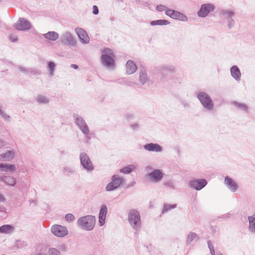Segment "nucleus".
<instances>
[{
  "label": "nucleus",
  "mask_w": 255,
  "mask_h": 255,
  "mask_svg": "<svg viewBox=\"0 0 255 255\" xmlns=\"http://www.w3.org/2000/svg\"><path fill=\"white\" fill-rule=\"evenodd\" d=\"M79 225L87 230H92L95 224V219L92 216H88L81 218L78 220Z\"/></svg>",
  "instance_id": "nucleus-1"
},
{
  "label": "nucleus",
  "mask_w": 255,
  "mask_h": 255,
  "mask_svg": "<svg viewBox=\"0 0 255 255\" xmlns=\"http://www.w3.org/2000/svg\"><path fill=\"white\" fill-rule=\"evenodd\" d=\"M128 221L131 226L134 229H138L141 225L140 217L138 212L131 210L128 214Z\"/></svg>",
  "instance_id": "nucleus-2"
},
{
  "label": "nucleus",
  "mask_w": 255,
  "mask_h": 255,
  "mask_svg": "<svg viewBox=\"0 0 255 255\" xmlns=\"http://www.w3.org/2000/svg\"><path fill=\"white\" fill-rule=\"evenodd\" d=\"M123 181V179L122 178L117 175H114L112 177V181L106 187L107 190L112 191L116 189L121 185Z\"/></svg>",
  "instance_id": "nucleus-3"
},
{
  "label": "nucleus",
  "mask_w": 255,
  "mask_h": 255,
  "mask_svg": "<svg viewBox=\"0 0 255 255\" xmlns=\"http://www.w3.org/2000/svg\"><path fill=\"white\" fill-rule=\"evenodd\" d=\"M198 98L205 108L209 109L212 108L213 106L212 101L207 94L203 92L199 93Z\"/></svg>",
  "instance_id": "nucleus-4"
},
{
  "label": "nucleus",
  "mask_w": 255,
  "mask_h": 255,
  "mask_svg": "<svg viewBox=\"0 0 255 255\" xmlns=\"http://www.w3.org/2000/svg\"><path fill=\"white\" fill-rule=\"evenodd\" d=\"M81 163L83 167L88 170H92L94 167L88 155L85 153H81L80 155Z\"/></svg>",
  "instance_id": "nucleus-5"
},
{
  "label": "nucleus",
  "mask_w": 255,
  "mask_h": 255,
  "mask_svg": "<svg viewBox=\"0 0 255 255\" xmlns=\"http://www.w3.org/2000/svg\"><path fill=\"white\" fill-rule=\"evenodd\" d=\"M18 30H25L31 28L30 22L24 18H20L14 25Z\"/></svg>",
  "instance_id": "nucleus-6"
},
{
  "label": "nucleus",
  "mask_w": 255,
  "mask_h": 255,
  "mask_svg": "<svg viewBox=\"0 0 255 255\" xmlns=\"http://www.w3.org/2000/svg\"><path fill=\"white\" fill-rule=\"evenodd\" d=\"M51 231L58 237H63L67 234V229L65 227L58 225L53 226Z\"/></svg>",
  "instance_id": "nucleus-7"
},
{
  "label": "nucleus",
  "mask_w": 255,
  "mask_h": 255,
  "mask_svg": "<svg viewBox=\"0 0 255 255\" xmlns=\"http://www.w3.org/2000/svg\"><path fill=\"white\" fill-rule=\"evenodd\" d=\"M214 8V5L211 4H204L202 5L200 10L198 12V15L201 17H205Z\"/></svg>",
  "instance_id": "nucleus-8"
},
{
  "label": "nucleus",
  "mask_w": 255,
  "mask_h": 255,
  "mask_svg": "<svg viewBox=\"0 0 255 255\" xmlns=\"http://www.w3.org/2000/svg\"><path fill=\"white\" fill-rule=\"evenodd\" d=\"M166 14L170 16L171 18L181 20H185L187 18L185 15L177 11L172 10H167L165 11Z\"/></svg>",
  "instance_id": "nucleus-9"
},
{
  "label": "nucleus",
  "mask_w": 255,
  "mask_h": 255,
  "mask_svg": "<svg viewBox=\"0 0 255 255\" xmlns=\"http://www.w3.org/2000/svg\"><path fill=\"white\" fill-rule=\"evenodd\" d=\"M77 34L81 41L85 43H87L90 41V38L87 32L82 28H77L76 29Z\"/></svg>",
  "instance_id": "nucleus-10"
},
{
  "label": "nucleus",
  "mask_w": 255,
  "mask_h": 255,
  "mask_svg": "<svg viewBox=\"0 0 255 255\" xmlns=\"http://www.w3.org/2000/svg\"><path fill=\"white\" fill-rule=\"evenodd\" d=\"M206 184L207 181L205 179L193 180L190 183L191 186L197 190L201 189Z\"/></svg>",
  "instance_id": "nucleus-11"
},
{
  "label": "nucleus",
  "mask_w": 255,
  "mask_h": 255,
  "mask_svg": "<svg viewBox=\"0 0 255 255\" xmlns=\"http://www.w3.org/2000/svg\"><path fill=\"white\" fill-rule=\"evenodd\" d=\"M107 213V208L106 206L103 205L100 211L99 216V222L101 226H103L105 223V219Z\"/></svg>",
  "instance_id": "nucleus-12"
},
{
  "label": "nucleus",
  "mask_w": 255,
  "mask_h": 255,
  "mask_svg": "<svg viewBox=\"0 0 255 255\" xmlns=\"http://www.w3.org/2000/svg\"><path fill=\"white\" fill-rule=\"evenodd\" d=\"M126 66L127 73L128 74H131L134 73L137 69L136 65L131 60H128L127 62Z\"/></svg>",
  "instance_id": "nucleus-13"
},
{
  "label": "nucleus",
  "mask_w": 255,
  "mask_h": 255,
  "mask_svg": "<svg viewBox=\"0 0 255 255\" xmlns=\"http://www.w3.org/2000/svg\"><path fill=\"white\" fill-rule=\"evenodd\" d=\"M112 55H108L107 54H103L101 57V60L102 62L107 66L112 65L114 64V61L112 57Z\"/></svg>",
  "instance_id": "nucleus-14"
},
{
  "label": "nucleus",
  "mask_w": 255,
  "mask_h": 255,
  "mask_svg": "<svg viewBox=\"0 0 255 255\" xmlns=\"http://www.w3.org/2000/svg\"><path fill=\"white\" fill-rule=\"evenodd\" d=\"M77 125L80 127L82 132L85 134H88L89 132V128L82 119L77 118L76 120Z\"/></svg>",
  "instance_id": "nucleus-15"
},
{
  "label": "nucleus",
  "mask_w": 255,
  "mask_h": 255,
  "mask_svg": "<svg viewBox=\"0 0 255 255\" xmlns=\"http://www.w3.org/2000/svg\"><path fill=\"white\" fill-rule=\"evenodd\" d=\"M159 179V171L156 170L148 175V179L152 182H156Z\"/></svg>",
  "instance_id": "nucleus-16"
},
{
  "label": "nucleus",
  "mask_w": 255,
  "mask_h": 255,
  "mask_svg": "<svg viewBox=\"0 0 255 255\" xmlns=\"http://www.w3.org/2000/svg\"><path fill=\"white\" fill-rule=\"evenodd\" d=\"M225 182L232 191L234 192L236 190L237 188V185L236 183L232 180V179L229 177H226L225 178Z\"/></svg>",
  "instance_id": "nucleus-17"
},
{
  "label": "nucleus",
  "mask_w": 255,
  "mask_h": 255,
  "mask_svg": "<svg viewBox=\"0 0 255 255\" xmlns=\"http://www.w3.org/2000/svg\"><path fill=\"white\" fill-rule=\"evenodd\" d=\"M43 35L46 38L52 41L57 40L59 37L58 34L54 31H49Z\"/></svg>",
  "instance_id": "nucleus-18"
},
{
  "label": "nucleus",
  "mask_w": 255,
  "mask_h": 255,
  "mask_svg": "<svg viewBox=\"0 0 255 255\" xmlns=\"http://www.w3.org/2000/svg\"><path fill=\"white\" fill-rule=\"evenodd\" d=\"M144 148L148 151H158L159 150V146L157 144L149 143L144 146Z\"/></svg>",
  "instance_id": "nucleus-19"
},
{
  "label": "nucleus",
  "mask_w": 255,
  "mask_h": 255,
  "mask_svg": "<svg viewBox=\"0 0 255 255\" xmlns=\"http://www.w3.org/2000/svg\"><path fill=\"white\" fill-rule=\"evenodd\" d=\"M15 168V166L13 164L8 165L0 163V170L13 171Z\"/></svg>",
  "instance_id": "nucleus-20"
},
{
  "label": "nucleus",
  "mask_w": 255,
  "mask_h": 255,
  "mask_svg": "<svg viewBox=\"0 0 255 255\" xmlns=\"http://www.w3.org/2000/svg\"><path fill=\"white\" fill-rule=\"evenodd\" d=\"M13 230L12 226L9 225H5L2 226L0 228V233H9L11 232Z\"/></svg>",
  "instance_id": "nucleus-21"
},
{
  "label": "nucleus",
  "mask_w": 255,
  "mask_h": 255,
  "mask_svg": "<svg viewBox=\"0 0 255 255\" xmlns=\"http://www.w3.org/2000/svg\"><path fill=\"white\" fill-rule=\"evenodd\" d=\"M231 73L232 76L236 79H239L240 77V71L236 66H234L231 68Z\"/></svg>",
  "instance_id": "nucleus-22"
},
{
  "label": "nucleus",
  "mask_w": 255,
  "mask_h": 255,
  "mask_svg": "<svg viewBox=\"0 0 255 255\" xmlns=\"http://www.w3.org/2000/svg\"><path fill=\"white\" fill-rule=\"evenodd\" d=\"M135 168V166L133 165H130L122 168L120 172L124 174H128L131 172Z\"/></svg>",
  "instance_id": "nucleus-23"
},
{
  "label": "nucleus",
  "mask_w": 255,
  "mask_h": 255,
  "mask_svg": "<svg viewBox=\"0 0 255 255\" xmlns=\"http://www.w3.org/2000/svg\"><path fill=\"white\" fill-rule=\"evenodd\" d=\"M249 220L250 229L252 231L255 232V215L249 217Z\"/></svg>",
  "instance_id": "nucleus-24"
},
{
  "label": "nucleus",
  "mask_w": 255,
  "mask_h": 255,
  "mask_svg": "<svg viewBox=\"0 0 255 255\" xmlns=\"http://www.w3.org/2000/svg\"><path fill=\"white\" fill-rule=\"evenodd\" d=\"M147 77L145 71L143 70L139 73V81L142 84H144L147 81Z\"/></svg>",
  "instance_id": "nucleus-25"
},
{
  "label": "nucleus",
  "mask_w": 255,
  "mask_h": 255,
  "mask_svg": "<svg viewBox=\"0 0 255 255\" xmlns=\"http://www.w3.org/2000/svg\"><path fill=\"white\" fill-rule=\"evenodd\" d=\"M4 182H5L9 185H14L15 183V180L14 178L10 177H6L4 178Z\"/></svg>",
  "instance_id": "nucleus-26"
},
{
  "label": "nucleus",
  "mask_w": 255,
  "mask_h": 255,
  "mask_svg": "<svg viewBox=\"0 0 255 255\" xmlns=\"http://www.w3.org/2000/svg\"><path fill=\"white\" fill-rule=\"evenodd\" d=\"M14 157V153L12 151H8L5 153L3 158L6 160H10Z\"/></svg>",
  "instance_id": "nucleus-27"
},
{
  "label": "nucleus",
  "mask_w": 255,
  "mask_h": 255,
  "mask_svg": "<svg viewBox=\"0 0 255 255\" xmlns=\"http://www.w3.org/2000/svg\"><path fill=\"white\" fill-rule=\"evenodd\" d=\"M55 65V63L53 62H50L48 64V69L50 71V73L51 75H52L54 72V68Z\"/></svg>",
  "instance_id": "nucleus-28"
},
{
  "label": "nucleus",
  "mask_w": 255,
  "mask_h": 255,
  "mask_svg": "<svg viewBox=\"0 0 255 255\" xmlns=\"http://www.w3.org/2000/svg\"><path fill=\"white\" fill-rule=\"evenodd\" d=\"M102 52H103V54H107V55H113V51L111 49H109V48H104L103 51H102Z\"/></svg>",
  "instance_id": "nucleus-29"
},
{
  "label": "nucleus",
  "mask_w": 255,
  "mask_h": 255,
  "mask_svg": "<svg viewBox=\"0 0 255 255\" xmlns=\"http://www.w3.org/2000/svg\"><path fill=\"white\" fill-rule=\"evenodd\" d=\"M175 207V205H165L164 206V208L162 210V212L164 213L165 211H168V210L171 209V208H174Z\"/></svg>",
  "instance_id": "nucleus-30"
},
{
  "label": "nucleus",
  "mask_w": 255,
  "mask_h": 255,
  "mask_svg": "<svg viewBox=\"0 0 255 255\" xmlns=\"http://www.w3.org/2000/svg\"><path fill=\"white\" fill-rule=\"evenodd\" d=\"M196 237V234L195 233H190L187 237V242H191Z\"/></svg>",
  "instance_id": "nucleus-31"
},
{
  "label": "nucleus",
  "mask_w": 255,
  "mask_h": 255,
  "mask_svg": "<svg viewBox=\"0 0 255 255\" xmlns=\"http://www.w3.org/2000/svg\"><path fill=\"white\" fill-rule=\"evenodd\" d=\"M66 219L68 221H72L74 219V216L71 214H67L65 216Z\"/></svg>",
  "instance_id": "nucleus-32"
},
{
  "label": "nucleus",
  "mask_w": 255,
  "mask_h": 255,
  "mask_svg": "<svg viewBox=\"0 0 255 255\" xmlns=\"http://www.w3.org/2000/svg\"><path fill=\"white\" fill-rule=\"evenodd\" d=\"M208 246L210 250L211 253L212 255H213V253H214V251L213 250V246L212 244L211 243V242H208Z\"/></svg>",
  "instance_id": "nucleus-33"
},
{
  "label": "nucleus",
  "mask_w": 255,
  "mask_h": 255,
  "mask_svg": "<svg viewBox=\"0 0 255 255\" xmlns=\"http://www.w3.org/2000/svg\"><path fill=\"white\" fill-rule=\"evenodd\" d=\"M93 12L94 14H97L99 13V9L96 5H94L93 7Z\"/></svg>",
  "instance_id": "nucleus-34"
},
{
  "label": "nucleus",
  "mask_w": 255,
  "mask_h": 255,
  "mask_svg": "<svg viewBox=\"0 0 255 255\" xmlns=\"http://www.w3.org/2000/svg\"><path fill=\"white\" fill-rule=\"evenodd\" d=\"M38 101L40 103H46L47 100L44 97H39Z\"/></svg>",
  "instance_id": "nucleus-35"
},
{
  "label": "nucleus",
  "mask_w": 255,
  "mask_h": 255,
  "mask_svg": "<svg viewBox=\"0 0 255 255\" xmlns=\"http://www.w3.org/2000/svg\"><path fill=\"white\" fill-rule=\"evenodd\" d=\"M150 24L151 25H159V20L153 21L150 22Z\"/></svg>",
  "instance_id": "nucleus-36"
},
{
  "label": "nucleus",
  "mask_w": 255,
  "mask_h": 255,
  "mask_svg": "<svg viewBox=\"0 0 255 255\" xmlns=\"http://www.w3.org/2000/svg\"><path fill=\"white\" fill-rule=\"evenodd\" d=\"M168 22L166 20H160V25H166Z\"/></svg>",
  "instance_id": "nucleus-37"
},
{
  "label": "nucleus",
  "mask_w": 255,
  "mask_h": 255,
  "mask_svg": "<svg viewBox=\"0 0 255 255\" xmlns=\"http://www.w3.org/2000/svg\"><path fill=\"white\" fill-rule=\"evenodd\" d=\"M71 67L74 68L75 69H77L78 68V66L76 64H72Z\"/></svg>",
  "instance_id": "nucleus-38"
},
{
  "label": "nucleus",
  "mask_w": 255,
  "mask_h": 255,
  "mask_svg": "<svg viewBox=\"0 0 255 255\" xmlns=\"http://www.w3.org/2000/svg\"><path fill=\"white\" fill-rule=\"evenodd\" d=\"M160 11H162V10H165V7L164 6H163V5H160Z\"/></svg>",
  "instance_id": "nucleus-39"
},
{
  "label": "nucleus",
  "mask_w": 255,
  "mask_h": 255,
  "mask_svg": "<svg viewBox=\"0 0 255 255\" xmlns=\"http://www.w3.org/2000/svg\"><path fill=\"white\" fill-rule=\"evenodd\" d=\"M4 200V199L3 197L1 195H0V201H3Z\"/></svg>",
  "instance_id": "nucleus-40"
},
{
  "label": "nucleus",
  "mask_w": 255,
  "mask_h": 255,
  "mask_svg": "<svg viewBox=\"0 0 255 255\" xmlns=\"http://www.w3.org/2000/svg\"><path fill=\"white\" fill-rule=\"evenodd\" d=\"M241 106L244 109H246V106L245 105H241Z\"/></svg>",
  "instance_id": "nucleus-41"
},
{
  "label": "nucleus",
  "mask_w": 255,
  "mask_h": 255,
  "mask_svg": "<svg viewBox=\"0 0 255 255\" xmlns=\"http://www.w3.org/2000/svg\"><path fill=\"white\" fill-rule=\"evenodd\" d=\"M67 37L71 38V34H68L67 35Z\"/></svg>",
  "instance_id": "nucleus-42"
}]
</instances>
